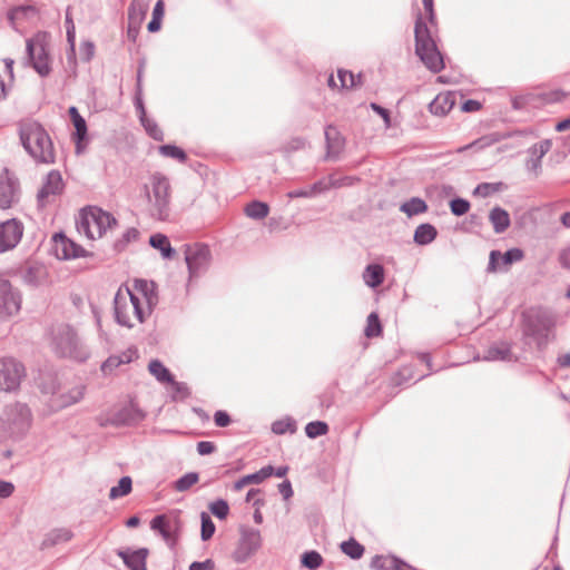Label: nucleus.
Returning <instances> with one entry per match:
<instances>
[{
	"mask_svg": "<svg viewBox=\"0 0 570 570\" xmlns=\"http://www.w3.org/2000/svg\"><path fill=\"white\" fill-rule=\"evenodd\" d=\"M154 287L153 282L135 281V289L142 295V301L129 288H119L114 298L116 322L128 328L134 327L136 323H142L158 302Z\"/></svg>",
	"mask_w": 570,
	"mask_h": 570,
	"instance_id": "nucleus-1",
	"label": "nucleus"
},
{
	"mask_svg": "<svg viewBox=\"0 0 570 570\" xmlns=\"http://www.w3.org/2000/svg\"><path fill=\"white\" fill-rule=\"evenodd\" d=\"M19 137L24 150L38 164L51 165L56 161L53 142L46 129L37 121H22Z\"/></svg>",
	"mask_w": 570,
	"mask_h": 570,
	"instance_id": "nucleus-2",
	"label": "nucleus"
},
{
	"mask_svg": "<svg viewBox=\"0 0 570 570\" xmlns=\"http://www.w3.org/2000/svg\"><path fill=\"white\" fill-rule=\"evenodd\" d=\"M50 348L59 357L85 362L90 352L77 331L69 324H59L51 330Z\"/></svg>",
	"mask_w": 570,
	"mask_h": 570,
	"instance_id": "nucleus-3",
	"label": "nucleus"
},
{
	"mask_svg": "<svg viewBox=\"0 0 570 570\" xmlns=\"http://www.w3.org/2000/svg\"><path fill=\"white\" fill-rule=\"evenodd\" d=\"M148 199V212L153 218L167 220L170 214V183L168 178L154 173L145 185Z\"/></svg>",
	"mask_w": 570,
	"mask_h": 570,
	"instance_id": "nucleus-4",
	"label": "nucleus"
},
{
	"mask_svg": "<svg viewBox=\"0 0 570 570\" xmlns=\"http://www.w3.org/2000/svg\"><path fill=\"white\" fill-rule=\"evenodd\" d=\"M556 326L554 315L542 308H532L523 314L522 334L525 338H532L538 347H543L549 342V334Z\"/></svg>",
	"mask_w": 570,
	"mask_h": 570,
	"instance_id": "nucleus-5",
	"label": "nucleus"
},
{
	"mask_svg": "<svg viewBox=\"0 0 570 570\" xmlns=\"http://www.w3.org/2000/svg\"><path fill=\"white\" fill-rule=\"evenodd\" d=\"M117 225V219L108 212L89 206L81 209L77 220V229L89 239L101 238L109 229Z\"/></svg>",
	"mask_w": 570,
	"mask_h": 570,
	"instance_id": "nucleus-6",
	"label": "nucleus"
},
{
	"mask_svg": "<svg viewBox=\"0 0 570 570\" xmlns=\"http://www.w3.org/2000/svg\"><path fill=\"white\" fill-rule=\"evenodd\" d=\"M49 39L47 32H37L26 40V58L23 65L32 67L40 77H47L51 72L52 59L49 53Z\"/></svg>",
	"mask_w": 570,
	"mask_h": 570,
	"instance_id": "nucleus-7",
	"label": "nucleus"
},
{
	"mask_svg": "<svg viewBox=\"0 0 570 570\" xmlns=\"http://www.w3.org/2000/svg\"><path fill=\"white\" fill-rule=\"evenodd\" d=\"M0 420L11 434L22 435L31 426L32 415L26 404L16 402L4 406Z\"/></svg>",
	"mask_w": 570,
	"mask_h": 570,
	"instance_id": "nucleus-8",
	"label": "nucleus"
},
{
	"mask_svg": "<svg viewBox=\"0 0 570 570\" xmlns=\"http://www.w3.org/2000/svg\"><path fill=\"white\" fill-rule=\"evenodd\" d=\"M262 547V535L257 529L242 528L240 537L236 549L233 552V559L237 563L247 561Z\"/></svg>",
	"mask_w": 570,
	"mask_h": 570,
	"instance_id": "nucleus-9",
	"label": "nucleus"
},
{
	"mask_svg": "<svg viewBox=\"0 0 570 570\" xmlns=\"http://www.w3.org/2000/svg\"><path fill=\"white\" fill-rule=\"evenodd\" d=\"M24 376V366L13 357L0 358V391L16 390Z\"/></svg>",
	"mask_w": 570,
	"mask_h": 570,
	"instance_id": "nucleus-10",
	"label": "nucleus"
},
{
	"mask_svg": "<svg viewBox=\"0 0 570 570\" xmlns=\"http://www.w3.org/2000/svg\"><path fill=\"white\" fill-rule=\"evenodd\" d=\"M185 261L188 267L189 278H196L209 266V248L199 244L187 245L185 249Z\"/></svg>",
	"mask_w": 570,
	"mask_h": 570,
	"instance_id": "nucleus-11",
	"label": "nucleus"
},
{
	"mask_svg": "<svg viewBox=\"0 0 570 570\" xmlns=\"http://www.w3.org/2000/svg\"><path fill=\"white\" fill-rule=\"evenodd\" d=\"M21 294L11 283L0 278V320L17 315L21 308Z\"/></svg>",
	"mask_w": 570,
	"mask_h": 570,
	"instance_id": "nucleus-12",
	"label": "nucleus"
},
{
	"mask_svg": "<svg viewBox=\"0 0 570 570\" xmlns=\"http://www.w3.org/2000/svg\"><path fill=\"white\" fill-rule=\"evenodd\" d=\"M22 283L29 287L38 288L50 283L49 271L45 264L28 262L18 271Z\"/></svg>",
	"mask_w": 570,
	"mask_h": 570,
	"instance_id": "nucleus-13",
	"label": "nucleus"
},
{
	"mask_svg": "<svg viewBox=\"0 0 570 570\" xmlns=\"http://www.w3.org/2000/svg\"><path fill=\"white\" fill-rule=\"evenodd\" d=\"M20 197V185L17 177L8 169L0 174V209L11 208Z\"/></svg>",
	"mask_w": 570,
	"mask_h": 570,
	"instance_id": "nucleus-14",
	"label": "nucleus"
},
{
	"mask_svg": "<svg viewBox=\"0 0 570 570\" xmlns=\"http://www.w3.org/2000/svg\"><path fill=\"white\" fill-rule=\"evenodd\" d=\"M52 253L58 259H73L87 255L83 247L62 233H57L52 236Z\"/></svg>",
	"mask_w": 570,
	"mask_h": 570,
	"instance_id": "nucleus-15",
	"label": "nucleus"
},
{
	"mask_svg": "<svg viewBox=\"0 0 570 570\" xmlns=\"http://www.w3.org/2000/svg\"><path fill=\"white\" fill-rule=\"evenodd\" d=\"M63 190V180L58 170H51L46 176L42 187L38 191L37 199L40 207L51 203Z\"/></svg>",
	"mask_w": 570,
	"mask_h": 570,
	"instance_id": "nucleus-16",
	"label": "nucleus"
},
{
	"mask_svg": "<svg viewBox=\"0 0 570 570\" xmlns=\"http://www.w3.org/2000/svg\"><path fill=\"white\" fill-rule=\"evenodd\" d=\"M23 234L22 224L12 218L0 224V253L14 248Z\"/></svg>",
	"mask_w": 570,
	"mask_h": 570,
	"instance_id": "nucleus-17",
	"label": "nucleus"
},
{
	"mask_svg": "<svg viewBox=\"0 0 570 570\" xmlns=\"http://www.w3.org/2000/svg\"><path fill=\"white\" fill-rule=\"evenodd\" d=\"M144 417V412L135 404L129 403L115 411L107 420V422L115 426L132 425L142 421Z\"/></svg>",
	"mask_w": 570,
	"mask_h": 570,
	"instance_id": "nucleus-18",
	"label": "nucleus"
},
{
	"mask_svg": "<svg viewBox=\"0 0 570 570\" xmlns=\"http://www.w3.org/2000/svg\"><path fill=\"white\" fill-rule=\"evenodd\" d=\"M415 52L422 62L426 66V68H429L432 72L436 73L443 69V58L434 42L431 45H421L420 47H416Z\"/></svg>",
	"mask_w": 570,
	"mask_h": 570,
	"instance_id": "nucleus-19",
	"label": "nucleus"
},
{
	"mask_svg": "<svg viewBox=\"0 0 570 570\" xmlns=\"http://www.w3.org/2000/svg\"><path fill=\"white\" fill-rule=\"evenodd\" d=\"M149 554L148 549L140 548L132 550L131 548H125L117 551V556L120 557L130 570H147L146 560Z\"/></svg>",
	"mask_w": 570,
	"mask_h": 570,
	"instance_id": "nucleus-20",
	"label": "nucleus"
},
{
	"mask_svg": "<svg viewBox=\"0 0 570 570\" xmlns=\"http://www.w3.org/2000/svg\"><path fill=\"white\" fill-rule=\"evenodd\" d=\"M552 142L550 139L541 140L539 144L531 146L528 149L530 158L527 161V168L530 171L535 174L539 173L541 168V159L544 155L551 149Z\"/></svg>",
	"mask_w": 570,
	"mask_h": 570,
	"instance_id": "nucleus-21",
	"label": "nucleus"
},
{
	"mask_svg": "<svg viewBox=\"0 0 570 570\" xmlns=\"http://www.w3.org/2000/svg\"><path fill=\"white\" fill-rule=\"evenodd\" d=\"M85 387L76 385L66 392L53 394L52 404L57 409H63L78 403L83 397Z\"/></svg>",
	"mask_w": 570,
	"mask_h": 570,
	"instance_id": "nucleus-22",
	"label": "nucleus"
},
{
	"mask_svg": "<svg viewBox=\"0 0 570 570\" xmlns=\"http://www.w3.org/2000/svg\"><path fill=\"white\" fill-rule=\"evenodd\" d=\"M73 537V533L68 528H56L46 533L43 540L41 541L40 549H49L57 544L66 543L70 541Z\"/></svg>",
	"mask_w": 570,
	"mask_h": 570,
	"instance_id": "nucleus-23",
	"label": "nucleus"
},
{
	"mask_svg": "<svg viewBox=\"0 0 570 570\" xmlns=\"http://www.w3.org/2000/svg\"><path fill=\"white\" fill-rule=\"evenodd\" d=\"M454 105L455 97L452 92H441L430 102L429 109L435 116H445Z\"/></svg>",
	"mask_w": 570,
	"mask_h": 570,
	"instance_id": "nucleus-24",
	"label": "nucleus"
},
{
	"mask_svg": "<svg viewBox=\"0 0 570 570\" xmlns=\"http://www.w3.org/2000/svg\"><path fill=\"white\" fill-rule=\"evenodd\" d=\"M150 528L158 532L163 539L167 542L173 540V533L175 531V521L165 514L156 515L151 522Z\"/></svg>",
	"mask_w": 570,
	"mask_h": 570,
	"instance_id": "nucleus-25",
	"label": "nucleus"
},
{
	"mask_svg": "<svg viewBox=\"0 0 570 570\" xmlns=\"http://www.w3.org/2000/svg\"><path fill=\"white\" fill-rule=\"evenodd\" d=\"M273 473H274V468L272 465H266V466L262 468L259 471L252 473V474H247V475L240 478L239 480H237L234 483V490L240 491L248 484H259L265 479L269 478Z\"/></svg>",
	"mask_w": 570,
	"mask_h": 570,
	"instance_id": "nucleus-26",
	"label": "nucleus"
},
{
	"mask_svg": "<svg viewBox=\"0 0 570 570\" xmlns=\"http://www.w3.org/2000/svg\"><path fill=\"white\" fill-rule=\"evenodd\" d=\"M511 358V345L507 342L491 345L483 355V360L485 361H510Z\"/></svg>",
	"mask_w": 570,
	"mask_h": 570,
	"instance_id": "nucleus-27",
	"label": "nucleus"
},
{
	"mask_svg": "<svg viewBox=\"0 0 570 570\" xmlns=\"http://www.w3.org/2000/svg\"><path fill=\"white\" fill-rule=\"evenodd\" d=\"M489 220L497 234L504 233L511 224L509 213L501 207H494L491 209Z\"/></svg>",
	"mask_w": 570,
	"mask_h": 570,
	"instance_id": "nucleus-28",
	"label": "nucleus"
},
{
	"mask_svg": "<svg viewBox=\"0 0 570 570\" xmlns=\"http://www.w3.org/2000/svg\"><path fill=\"white\" fill-rule=\"evenodd\" d=\"M149 10V0H132L128 8L129 23L139 26Z\"/></svg>",
	"mask_w": 570,
	"mask_h": 570,
	"instance_id": "nucleus-29",
	"label": "nucleus"
},
{
	"mask_svg": "<svg viewBox=\"0 0 570 570\" xmlns=\"http://www.w3.org/2000/svg\"><path fill=\"white\" fill-rule=\"evenodd\" d=\"M325 138L327 144V157H336L343 147V138L340 136L337 129L333 126H328L325 129Z\"/></svg>",
	"mask_w": 570,
	"mask_h": 570,
	"instance_id": "nucleus-30",
	"label": "nucleus"
},
{
	"mask_svg": "<svg viewBox=\"0 0 570 570\" xmlns=\"http://www.w3.org/2000/svg\"><path fill=\"white\" fill-rule=\"evenodd\" d=\"M364 283L372 288L380 286L384 282V269L379 264L367 265L363 273Z\"/></svg>",
	"mask_w": 570,
	"mask_h": 570,
	"instance_id": "nucleus-31",
	"label": "nucleus"
},
{
	"mask_svg": "<svg viewBox=\"0 0 570 570\" xmlns=\"http://www.w3.org/2000/svg\"><path fill=\"white\" fill-rule=\"evenodd\" d=\"M149 244L151 247L160 250L161 256L164 258L170 259L175 256L176 250L171 247L168 238L164 234H155L149 238Z\"/></svg>",
	"mask_w": 570,
	"mask_h": 570,
	"instance_id": "nucleus-32",
	"label": "nucleus"
},
{
	"mask_svg": "<svg viewBox=\"0 0 570 570\" xmlns=\"http://www.w3.org/2000/svg\"><path fill=\"white\" fill-rule=\"evenodd\" d=\"M436 228L431 224H421L414 232V242L417 245H428L436 238Z\"/></svg>",
	"mask_w": 570,
	"mask_h": 570,
	"instance_id": "nucleus-33",
	"label": "nucleus"
},
{
	"mask_svg": "<svg viewBox=\"0 0 570 570\" xmlns=\"http://www.w3.org/2000/svg\"><path fill=\"white\" fill-rule=\"evenodd\" d=\"M414 36H415V48L421 45H431L434 41L430 36L429 28L426 23L423 21L421 14L417 16L414 27Z\"/></svg>",
	"mask_w": 570,
	"mask_h": 570,
	"instance_id": "nucleus-34",
	"label": "nucleus"
},
{
	"mask_svg": "<svg viewBox=\"0 0 570 570\" xmlns=\"http://www.w3.org/2000/svg\"><path fill=\"white\" fill-rule=\"evenodd\" d=\"M148 370L150 374L160 383H169L173 381L174 376L159 360H151L148 364Z\"/></svg>",
	"mask_w": 570,
	"mask_h": 570,
	"instance_id": "nucleus-35",
	"label": "nucleus"
},
{
	"mask_svg": "<svg viewBox=\"0 0 570 570\" xmlns=\"http://www.w3.org/2000/svg\"><path fill=\"white\" fill-rule=\"evenodd\" d=\"M245 215L252 219H263L269 213V206L259 200H253L245 206Z\"/></svg>",
	"mask_w": 570,
	"mask_h": 570,
	"instance_id": "nucleus-36",
	"label": "nucleus"
},
{
	"mask_svg": "<svg viewBox=\"0 0 570 570\" xmlns=\"http://www.w3.org/2000/svg\"><path fill=\"white\" fill-rule=\"evenodd\" d=\"M400 210L411 217L425 213L428 210V205L422 198L412 197L410 200L401 205Z\"/></svg>",
	"mask_w": 570,
	"mask_h": 570,
	"instance_id": "nucleus-37",
	"label": "nucleus"
},
{
	"mask_svg": "<svg viewBox=\"0 0 570 570\" xmlns=\"http://www.w3.org/2000/svg\"><path fill=\"white\" fill-rule=\"evenodd\" d=\"M340 547L342 552L353 560L361 559L365 551L364 547L354 538L343 541Z\"/></svg>",
	"mask_w": 570,
	"mask_h": 570,
	"instance_id": "nucleus-38",
	"label": "nucleus"
},
{
	"mask_svg": "<svg viewBox=\"0 0 570 570\" xmlns=\"http://www.w3.org/2000/svg\"><path fill=\"white\" fill-rule=\"evenodd\" d=\"M131 487H132V481H131L130 476H122L119 480L118 485L112 487L110 489L109 498L111 500H115V499L125 497L130 493Z\"/></svg>",
	"mask_w": 570,
	"mask_h": 570,
	"instance_id": "nucleus-39",
	"label": "nucleus"
},
{
	"mask_svg": "<svg viewBox=\"0 0 570 570\" xmlns=\"http://www.w3.org/2000/svg\"><path fill=\"white\" fill-rule=\"evenodd\" d=\"M138 237H139V230L135 227H130L121 235V237L119 239H117L115 242L114 247L117 252H121L127 247L128 244L137 240Z\"/></svg>",
	"mask_w": 570,
	"mask_h": 570,
	"instance_id": "nucleus-40",
	"label": "nucleus"
},
{
	"mask_svg": "<svg viewBox=\"0 0 570 570\" xmlns=\"http://www.w3.org/2000/svg\"><path fill=\"white\" fill-rule=\"evenodd\" d=\"M382 333L381 322L376 313H371L367 316L366 326L364 330V334L366 337H376Z\"/></svg>",
	"mask_w": 570,
	"mask_h": 570,
	"instance_id": "nucleus-41",
	"label": "nucleus"
},
{
	"mask_svg": "<svg viewBox=\"0 0 570 570\" xmlns=\"http://www.w3.org/2000/svg\"><path fill=\"white\" fill-rule=\"evenodd\" d=\"M328 432V425L323 421H313L306 424L305 433L309 439L325 435Z\"/></svg>",
	"mask_w": 570,
	"mask_h": 570,
	"instance_id": "nucleus-42",
	"label": "nucleus"
},
{
	"mask_svg": "<svg viewBox=\"0 0 570 570\" xmlns=\"http://www.w3.org/2000/svg\"><path fill=\"white\" fill-rule=\"evenodd\" d=\"M140 122L144 126L147 134L153 139L158 140V141H161L164 139V134L155 120H153L146 116V117H140Z\"/></svg>",
	"mask_w": 570,
	"mask_h": 570,
	"instance_id": "nucleus-43",
	"label": "nucleus"
},
{
	"mask_svg": "<svg viewBox=\"0 0 570 570\" xmlns=\"http://www.w3.org/2000/svg\"><path fill=\"white\" fill-rule=\"evenodd\" d=\"M301 562L305 568L315 570L322 566L323 558L317 551L313 550L303 553Z\"/></svg>",
	"mask_w": 570,
	"mask_h": 570,
	"instance_id": "nucleus-44",
	"label": "nucleus"
},
{
	"mask_svg": "<svg viewBox=\"0 0 570 570\" xmlns=\"http://www.w3.org/2000/svg\"><path fill=\"white\" fill-rule=\"evenodd\" d=\"M198 479H199V476H198V473H196V472L186 473L175 482V489L178 492L187 491L188 489H190L194 484H196L198 482Z\"/></svg>",
	"mask_w": 570,
	"mask_h": 570,
	"instance_id": "nucleus-45",
	"label": "nucleus"
},
{
	"mask_svg": "<svg viewBox=\"0 0 570 570\" xmlns=\"http://www.w3.org/2000/svg\"><path fill=\"white\" fill-rule=\"evenodd\" d=\"M337 78L340 80V88H353L356 87L361 78L360 75L355 76L351 71L340 69L337 71Z\"/></svg>",
	"mask_w": 570,
	"mask_h": 570,
	"instance_id": "nucleus-46",
	"label": "nucleus"
},
{
	"mask_svg": "<svg viewBox=\"0 0 570 570\" xmlns=\"http://www.w3.org/2000/svg\"><path fill=\"white\" fill-rule=\"evenodd\" d=\"M159 153L165 157H170L184 163L187 158L186 153L174 145H163L159 147Z\"/></svg>",
	"mask_w": 570,
	"mask_h": 570,
	"instance_id": "nucleus-47",
	"label": "nucleus"
},
{
	"mask_svg": "<svg viewBox=\"0 0 570 570\" xmlns=\"http://www.w3.org/2000/svg\"><path fill=\"white\" fill-rule=\"evenodd\" d=\"M37 10L33 6H19L9 11L8 18L11 21L35 16Z\"/></svg>",
	"mask_w": 570,
	"mask_h": 570,
	"instance_id": "nucleus-48",
	"label": "nucleus"
},
{
	"mask_svg": "<svg viewBox=\"0 0 570 570\" xmlns=\"http://www.w3.org/2000/svg\"><path fill=\"white\" fill-rule=\"evenodd\" d=\"M295 430V422L291 419L277 420L272 424V431L278 435L285 434L286 432L294 433Z\"/></svg>",
	"mask_w": 570,
	"mask_h": 570,
	"instance_id": "nucleus-49",
	"label": "nucleus"
},
{
	"mask_svg": "<svg viewBox=\"0 0 570 570\" xmlns=\"http://www.w3.org/2000/svg\"><path fill=\"white\" fill-rule=\"evenodd\" d=\"M202 520V540L207 541L209 540L213 534L215 533V524L212 521L210 517L206 512H202L200 514Z\"/></svg>",
	"mask_w": 570,
	"mask_h": 570,
	"instance_id": "nucleus-50",
	"label": "nucleus"
},
{
	"mask_svg": "<svg viewBox=\"0 0 570 570\" xmlns=\"http://www.w3.org/2000/svg\"><path fill=\"white\" fill-rule=\"evenodd\" d=\"M209 510L216 518L224 520L229 513V505L225 500L218 499L209 504Z\"/></svg>",
	"mask_w": 570,
	"mask_h": 570,
	"instance_id": "nucleus-51",
	"label": "nucleus"
},
{
	"mask_svg": "<svg viewBox=\"0 0 570 570\" xmlns=\"http://www.w3.org/2000/svg\"><path fill=\"white\" fill-rule=\"evenodd\" d=\"M395 562V557L375 556L371 560L373 570H391V564Z\"/></svg>",
	"mask_w": 570,
	"mask_h": 570,
	"instance_id": "nucleus-52",
	"label": "nucleus"
},
{
	"mask_svg": "<svg viewBox=\"0 0 570 570\" xmlns=\"http://www.w3.org/2000/svg\"><path fill=\"white\" fill-rule=\"evenodd\" d=\"M130 360H124L121 356L112 355L109 356L101 365V371L105 374L111 373L115 368H117L119 365L128 363Z\"/></svg>",
	"mask_w": 570,
	"mask_h": 570,
	"instance_id": "nucleus-53",
	"label": "nucleus"
},
{
	"mask_svg": "<svg viewBox=\"0 0 570 570\" xmlns=\"http://www.w3.org/2000/svg\"><path fill=\"white\" fill-rule=\"evenodd\" d=\"M450 208L453 215L462 216L469 212L470 203L463 198H455L451 200Z\"/></svg>",
	"mask_w": 570,
	"mask_h": 570,
	"instance_id": "nucleus-54",
	"label": "nucleus"
},
{
	"mask_svg": "<svg viewBox=\"0 0 570 570\" xmlns=\"http://www.w3.org/2000/svg\"><path fill=\"white\" fill-rule=\"evenodd\" d=\"M523 258V252L520 248H511L502 254V265L509 266L520 262Z\"/></svg>",
	"mask_w": 570,
	"mask_h": 570,
	"instance_id": "nucleus-55",
	"label": "nucleus"
},
{
	"mask_svg": "<svg viewBox=\"0 0 570 570\" xmlns=\"http://www.w3.org/2000/svg\"><path fill=\"white\" fill-rule=\"evenodd\" d=\"M502 264V254L499 250H492L489 257V264L487 271L489 273H495L500 269V265Z\"/></svg>",
	"mask_w": 570,
	"mask_h": 570,
	"instance_id": "nucleus-56",
	"label": "nucleus"
},
{
	"mask_svg": "<svg viewBox=\"0 0 570 570\" xmlns=\"http://www.w3.org/2000/svg\"><path fill=\"white\" fill-rule=\"evenodd\" d=\"M335 186H337V184L335 181L318 180L309 187V190H311L312 196L314 197L321 193L328 190L331 187H335Z\"/></svg>",
	"mask_w": 570,
	"mask_h": 570,
	"instance_id": "nucleus-57",
	"label": "nucleus"
},
{
	"mask_svg": "<svg viewBox=\"0 0 570 570\" xmlns=\"http://www.w3.org/2000/svg\"><path fill=\"white\" fill-rule=\"evenodd\" d=\"M72 122L76 128L77 137L82 139L87 132L86 120L80 115H77L72 118Z\"/></svg>",
	"mask_w": 570,
	"mask_h": 570,
	"instance_id": "nucleus-58",
	"label": "nucleus"
},
{
	"mask_svg": "<svg viewBox=\"0 0 570 570\" xmlns=\"http://www.w3.org/2000/svg\"><path fill=\"white\" fill-rule=\"evenodd\" d=\"M370 107L372 110H374L379 116L383 118L386 128L391 127V118L387 109L383 108L382 106L375 102H372Z\"/></svg>",
	"mask_w": 570,
	"mask_h": 570,
	"instance_id": "nucleus-59",
	"label": "nucleus"
},
{
	"mask_svg": "<svg viewBox=\"0 0 570 570\" xmlns=\"http://www.w3.org/2000/svg\"><path fill=\"white\" fill-rule=\"evenodd\" d=\"M168 384H171L173 390L176 395H178L180 397H187L189 395L188 386L185 383L177 382L173 379V381L169 382Z\"/></svg>",
	"mask_w": 570,
	"mask_h": 570,
	"instance_id": "nucleus-60",
	"label": "nucleus"
},
{
	"mask_svg": "<svg viewBox=\"0 0 570 570\" xmlns=\"http://www.w3.org/2000/svg\"><path fill=\"white\" fill-rule=\"evenodd\" d=\"M215 450H216V446L210 441H200L197 443V452L200 455L212 454L213 452H215Z\"/></svg>",
	"mask_w": 570,
	"mask_h": 570,
	"instance_id": "nucleus-61",
	"label": "nucleus"
},
{
	"mask_svg": "<svg viewBox=\"0 0 570 570\" xmlns=\"http://www.w3.org/2000/svg\"><path fill=\"white\" fill-rule=\"evenodd\" d=\"M215 424L219 428H225L230 423V417L225 411H217L214 414Z\"/></svg>",
	"mask_w": 570,
	"mask_h": 570,
	"instance_id": "nucleus-62",
	"label": "nucleus"
},
{
	"mask_svg": "<svg viewBox=\"0 0 570 570\" xmlns=\"http://www.w3.org/2000/svg\"><path fill=\"white\" fill-rule=\"evenodd\" d=\"M80 52L81 55L83 56V59L86 61H89L94 53H95V46L92 42L90 41H85L81 43V47H80Z\"/></svg>",
	"mask_w": 570,
	"mask_h": 570,
	"instance_id": "nucleus-63",
	"label": "nucleus"
},
{
	"mask_svg": "<svg viewBox=\"0 0 570 570\" xmlns=\"http://www.w3.org/2000/svg\"><path fill=\"white\" fill-rule=\"evenodd\" d=\"M214 561L212 559H207L203 562H191L189 566V570H213Z\"/></svg>",
	"mask_w": 570,
	"mask_h": 570,
	"instance_id": "nucleus-64",
	"label": "nucleus"
}]
</instances>
